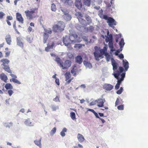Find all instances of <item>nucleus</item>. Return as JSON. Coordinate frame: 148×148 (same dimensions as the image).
Returning <instances> with one entry per match:
<instances>
[{"instance_id": "obj_1", "label": "nucleus", "mask_w": 148, "mask_h": 148, "mask_svg": "<svg viewBox=\"0 0 148 148\" xmlns=\"http://www.w3.org/2000/svg\"><path fill=\"white\" fill-rule=\"evenodd\" d=\"M65 26L64 23L62 21H60L53 26V30L55 32H60L64 29Z\"/></svg>"}, {"instance_id": "obj_2", "label": "nucleus", "mask_w": 148, "mask_h": 148, "mask_svg": "<svg viewBox=\"0 0 148 148\" xmlns=\"http://www.w3.org/2000/svg\"><path fill=\"white\" fill-rule=\"evenodd\" d=\"M75 40H72L69 36H65V37H63V42L65 46H68L70 44L73 42H75Z\"/></svg>"}, {"instance_id": "obj_3", "label": "nucleus", "mask_w": 148, "mask_h": 148, "mask_svg": "<svg viewBox=\"0 0 148 148\" xmlns=\"http://www.w3.org/2000/svg\"><path fill=\"white\" fill-rule=\"evenodd\" d=\"M75 15L78 18V21L80 23L83 25H86L87 23L86 21L82 18L83 17V15L81 12H77L75 14Z\"/></svg>"}, {"instance_id": "obj_4", "label": "nucleus", "mask_w": 148, "mask_h": 148, "mask_svg": "<svg viewBox=\"0 0 148 148\" xmlns=\"http://www.w3.org/2000/svg\"><path fill=\"white\" fill-rule=\"evenodd\" d=\"M107 22L109 26L114 29L115 27L113 26V25H116V22L114 19L112 18H109L107 21Z\"/></svg>"}, {"instance_id": "obj_5", "label": "nucleus", "mask_w": 148, "mask_h": 148, "mask_svg": "<svg viewBox=\"0 0 148 148\" xmlns=\"http://www.w3.org/2000/svg\"><path fill=\"white\" fill-rule=\"evenodd\" d=\"M71 65V62L70 60H67L65 61L64 64L62 63L61 67L63 69H66L70 67Z\"/></svg>"}, {"instance_id": "obj_6", "label": "nucleus", "mask_w": 148, "mask_h": 148, "mask_svg": "<svg viewBox=\"0 0 148 148\" xmlns=\"http://www.w3.org/2000/svg\"><path fill=\"white\" fill-rule=\"evenodd\" d=\"M106 101L104 99H100L97 100V106L99 107H102Z\"/></svg>"}, {"instance_id": "obj_7", "label": "nucleus", "mask_w": 148, "mask_h": 148, "mask_svg": "<svg viewBox=\"0 0 148 148\" xmlns=\"http://www.w3.org/2000/svg\"><path fill=\"white\" fill-rule=\"evenodd\" d=\"M23 39L20 37H19L17 38L16 42L17 45L22 48H23Z\"/></svg>"}, {"instance_id": "obj_8", "label": "nucleus", "mask_w": 148, "mask_h": 148, "mask_svg": "<svg viewBox=\"0 0 148 148\" xmlns=\"http://www.w3.org/2000/svg\"><path fill=\"white\" fill-rule=\"evenodd\" d=\"M24 123L27 126L32 127L34 125V123L32 122L29 118L25 119Z\"/></svg>"}, {"instance_id": "obj_9", "label": "nucleus", "mask_w": 148, "mask_h": 148, "mask_svg": "<svg viewBox=\"0 0 148 148\" xmlns=\"http://www.w3.org/2000/svg\"><path fill=\"white\" fill-rule=\"evenodd\" d=\"M112 65L113 66V69L114 71H115L117 69V64L114 59L112 58L111 59Z\"/></svg>"}, {"instance_id": "obj_10", "label": "nucleus", "mask_w": 148, "mask_h": 148, "mask_svg": "<svg viewBox=\"0 0 148 148\" xmlns=\"http://www.w3.org/2000/svg\"><path fill=\"white\" fill-rule=\"evenodd\" d=\"M104 88L107 91H110L113 88V86L110 84H106L103 86Z\"/></svg>"}, {"instance_id": "obj_11", "label": "nucleus", "mask_w": 148, "mask_h": 148, "mask_svg": "<svg viewBox=\"0 0 148 148\" xmlns=\"http://www.w3.org/2000/svg\"><path fill=\"white\" fill-rule=\"evenodd\" d=\"M5 39L8 45H11L12 42V39L11 36L10 35L8 34L6 35L5 36Z\"/></svg>"}, {"instance_id": "obj_12", "label": "nucleus", "mask_w": 148, "mask_h": 148, "mask_svg": "<svg viewBox=\"0 0 148 148\" xmlns=\"http://www.w3.org/2000/svg\"><path fill=\"white\" fill-rule=\"evenodd\" d=\"M16 16L17 20L22 24H23V19L21 15L19 13H17L16 14Z\"/></svg>"}, {"instance_id": "obj_13", "label": "nucleus", "mask_w": 148, "mask_h": 148, "mask_svg": "<svg viewBox=\"0 0 148 148\" xmlns=\"http://www.w3.org/2000/svg\"><path fill=\"white\" fill-rule=\"evenodd\" d=\"M123 67L125 68V71H126L127 70L129 67V63L126 60H123Z\"/></svg>"}, {"instance_id": "obj_14", "label": "nucleus", "mask_w": 148, "mask_h": 148, "mask_svg": "<svg viewBox=\"0 0 148 148\" xmlns=\"http://www.w3.org/2000/svg\"><path fill=\"white\" fill-rule=\"evenodd\" d=\"M54 60L56 62L58 65L61 67V66H62L63 63L61 59L58 56H56V58Z\"/></svg>"}, {"instance_id": "obj_15", "label": "nucleus", "mask_w": 148, "mask_h": 148, "mask_svg": "<svg viewBox=\"0 0 148 148\" xmlns=\"http://www.w3.org/2000/svg\"><path fill=\"white\" fill-rule=\"evenodd\" d=\"M108 46L111 52H113L116 51L115 49L114 48L113 41L109 42L108 43Z\"/></svg>"}, {"instance_id": "obj_16", "label": "nucleus", "mask_w": 148, "mask_h": 148, "mask_svg": "<svg viewBox=\"0 0 148 148\" xmlns=\"http://www.w3.org/2000/svg\"><path fill=\"white\" fill-rule=\"evenodd\" d=\"M75 5L76 7L79 9H80L82 7V4L80 1H76L75 3Z\"/></svg>"}, {"instance_id": "obj_17", "label": "nucleus", "mask_w": 148, "mask_h": 148, "mask_svg": "<svg viewBox=\"0 0 148 148\" xmlns=\"http://www.w3.org/2000/svg\"><path fill=\"white\" fill-rule=\"evenodd\" d=\"M83 63L84 65L86 68L90 69L92 67V66L91 63L89 62L84 60L83 62Z\"/></svg>"}, {"instance_id": "obj_18", "label": "nucleus", "mask_w": 148, "mask_h": 148, "mask_svg": "<svg viewBox=\"0 0 148 148\" xmlns=\"http://www.w3.org/2000/svg\"><path fill=\"white\" fill-rule=\"evenodd\" d=\"M0 78L5 82H7L6 81L8 79V77L4 73H2L0 74Z\"/></svg>"}, {"instance_id": "obj_19", "label": "nucleus", "mask_w": 148, "mask_h": 148, "mask_svg": "<svg viewBox=\"0 0 148 148\" xmlns=\"http://www.w3.org/2000/svg\"><path fill=\"white\" fill-rule=\"evenodd\" d=\"M77 138L78 141L80 143L83 142L84 140V136L80 134H77Z\"/></svg>"}, {"instance_id": "obj_20", "label": "nucleus", "mask_w": 148, "mask_h": 148, "mask_svg": "<svg viewBox=\"0 0 148 148\" xmlns=\"http://www.w3.org/2000/svg\"><path fill=\"white\" fill-rule=\"evenodd\" d=\"M103 55H104L100 53H99L96 56H95V58L96 60L99 61L100 60V58L101 59L103 58Z\"/></svg>"}, {"instance_id": "obj_21", "label": "nucleus", "mask_w": 148, "mask_h": 148, "mask_svg": "<svg viewBox=\"0 0 148 148\" xmlns=\"http://www.w3.org/2000/svg\"><path fill=\"white\" fill-rule=\"evenodd\" d=\"M54 45V43L53 42H52L51 45H49V44H47V46L45 48V51L47 52L49 51L50 49H52Z\"/></svg>"}, {"instance_id": "obj_22", "label": "nucleus", "mask_w": 148, "mask_h": 148, "mask_svg": "<svg viewBox=\"0 0 148 148\" xmlns=\"http://www.w3.org/2000/svg\"><path fill=\"white\" fill-rule=\"evenodd\" d=\"M2 66L3 68L5 71L8 72V73H12V71L10 69V67L8 65H6Z\"/></svg>"}, {"instance_id": "obj_23", "label": "nucleus", "mask_w": 148, "mask_h": 148, "mask_svg": "<svg viewBox=\"0 0 148 148\" xmlns=\"http://www.w3.org/2000/svg\"><path fill=\"white\" fill-rule=\"evenodd\" d=\"M66 5H72L73 4V2L71 0H61Z\"/></svg>"}, {"instance_id": "obj_24", "label": "nucleus", "mask_w": 148, "mask_h": 148, "mask_svg": "<svg viewBox=\"0 0 148 148\" xmlns=\"http://www.w3.org/2000/svg\"><path fill=\"white\" fill-rule=\"evenodd\" d=\"M62 17L66 21H70L71 18V16L69 13L65 15H63Z\"/></svg>"}, {"instance_id": "obj_25", "label": "nucleus", "mask_w": 148, "mask_h": 148, "mask_svg": "<svg viewBox=\"0 0 148 148\" xmlns=\"http://www.w3.org/2000/svg\"><path fill=\"white\" fill-rule=\"evenodd\" d=\"M49 37V35L46 33H44L43 34V42L44 44L46 42Z\"/></svg>"}, {"instance_id": "obj_26", "label": "nucleus", "mask_w": 148, "mask_h": 148, "mask_svg": "<svg viewBox=\"0 0 148 148\" xmlns=\"http://www.w3.org/2000/svg\"><path fill=\"white\" fill-rule=\"evenodd\" d=\"M75 60L79 64H81L82 62V58L80 56H78L76 57Z\"/></svg>"}, {"instance_id": "obj_27", "label": "nucleus", "mask_w": 148, "mask_h": 148, "mask_svg": "<svg viewBox=\"0 0 148 148\" xmlns=\"http://www.w3.org/2000/svg\"><path fill=\"white\" fill-rule=\"evenodd\" d=\"M67 129L65 127L63 128L62 131L60 133V134L61 136L63 137L65 136V133L67 132Z\"/></svg>"}, {"instance_id": "obj_28", "label": "nucleus", "mask_w": 148, "mask_h": 148, "mask_svg": "<svg viewBox=\"0 0 148 148\" xmlns=\"http://www.w3.org/2000/svg\"><path fill=\"white\" fill-rule=\"evenodd\" d=\"M1 62H2L3 64L1 66L6 65L5 64H8L10 62V61L7 59H3L1 60Z\"/></svg>"}, {"instance_id": "obj_29", "label": "nucleus", "mask_w": 148, "mask_h": 148, "mask_svg": "<svg viewBox=\"0 0 148 148\" xmlns=\"http://www.w3.org/2000/svg\"><path fill=\"white\" fill-rule=\"evenodd\" d=\"M41 139L40 138L39 140H36L34 141V143L38 146H39L40 148H41Z\"/></svg>"}, {"instance_id": "obj_30", "label": "nucleus", "mask_w": 148, "mask_h": 148, "mask_svg": "<svg viewBox=\"0 0 148 148\" xmlns=\"http://www.w3.org/2000/svg\"><path fill=\"white\" fill-rule=\"evenodd\" d=\"M121 73L119 71L117 70L116 71V73L114 72L113 73L112 75L115 78H118Z\"/></svg>"}, {"instance_id": "obj_31", "label": "nucleus", "mask_w": 148, "mask_h": 148, "mask_svg": "<svg viewBox=\"0 0 148 148\" xmlns=\"http://www.w3.org/2000/svg\"><path fill=\"white\" fill-rule=\"evenodd\" d=\"M85 17L87 21V23H87H87L88 24H89L92 22V20L91 17L88 15H85Z\"/></svg>"}, {"instance_id": "obj_32", "label": "nucleus", "mask_w": 148, "mask_h": 148, "mask_svg": "<svg viewBox=\"0 0 148 148\" xmlns=\"http://www.w3.org/2000/svg\"><path fill=\"white\" fill-rule=\"evenodd\" d=\"M5 88L7 90L12 89L13 88V87L12 84L10 83H7L5 86Z\"/></svg>"}, {"instance_id": "obj_33", "label": "nucleus", "mask_w": 148, "mask_h": 148, "mask_svg": "<svg viewBox=\"0 0 148 148\" xmlns=\"http://www.w3.org/2000/svg\"><path fill=\"white\" fill-rule=\"evenodd\" d=\"M95 52L93 53L94 56L99 53V48L97 46H95L94 47Z\"/></svg>"}, {"instance_id": "obj_34", "label": "nucleus", "mask_w": 148, "mask_h": 148, "mask_svg": "<svg viewBox=\"0 0 148 148\" xmlns=\"http://www.w3.org/2000/svg\"><path fill=\"white\" fill-rule=\"evenodd\" d=\"M91 0H84V5L88 6H90V5Z\"/></svg>"}, {"instance_id": "obj_35", "label": "nucleus", "mask_w": 148, "mask_h": 148, "mask_svg": "<svg viewBox=\"0 0 148 148\" xmlns=\"http://www.w3.org/2000/svg\"><path fill=\"white\" fill-rule=\"evenodd\" d=\"M125 43L124 42V40L123 38H122L121 41L119 42V45L120 47L123 48Z\"/></svg>"}, {"instance_id": "obj_36", "label": "nucleus", "mask_w": 148, "mask_h": 148, "mask_svg": "<svg viewBox=\"0 0 148 148\" xmlns=\"http://www.w3.org/2000/svg\"><path fill=\"white\" fill-rule=\"evenodd\" d=\"M69 36L72 40H73V38H76L77 37V35L75 34H70Z\"/></svg>"}, {"instance_id": "obj_37", "label": "nucleus", "mask_w": 148, "mask_h": 148, "mask_svg": "<svg viewBox=\"0 0 148 148\" xmlns=\"http://www.w3.org/2000/svg\"><path fill=\"white\" fill-rule=\"evenodd\" d=\"M66 78V81H67L71 77L70 73L69 72H66L65 75Z\"/></svg>"}, {"instance_id": "obj_38", "label": "nucleus", "mask_w": 148, "mask_h": 148, "mask_svg": "<svg viewBox=\"0 0 148 148\" xmlns=\"http://www.w3.org/2000/svg\"><path fill=\"white\" fill-rule=\"evenodd\" d=\"M62 12L64 14L63 15H65L69 13V12L66 9L62 8H61Z\"/></svg>"}, {"instance_id": "obj_39", "label": "nucleus", "mask_w": 148, "mask_h": 148, "mask_svg": "<svg viewBox=\"0 0 148 148\" xmlns=\"http://www.w3.org/2000/svg\"><path fill=\"white\" fill-rule=\"evenodd\" d=\"M13 123L12 122L9 123H5L4 124V125L7 128H10V127L12 126Z\"/></svg>"}, {"instance_id": "obj_40", "label": "nucleus", "mask_w": 148, "mask_h": 148, "mask_svg": "<svg viewBox=\"0 0 148 148\" xmlns=\"http://www.w3.org/2000/svg\"><path fill=\"white\" fill-rule=\"evenodd\" d=\"M51 108L53 111H55L57 109H58L59 107L58 106H56L54 105H51Z\"/></svg>"}, {"instance_id": "obj_41", "label": "nucleus", "mask_w": 148, "mask_h": 148, "mask_svg": "<svg viewBox=\"0 0 148 148\" xmlns=\"http://www.w3.org/2000/svg\"><path fill=\"white\" fill-rule=\"evenodd\" d=\"M29 10H27L25 11V13L26 14V16L27 17H28L30 19L32 18V14L29 12Z\"/></svg>"}, {"instance_id": "obj_42", "label": "nucleus", "mask_w": 148, "mask_h": 148, "mask_svg": "<svg viewBox=\"0 0 148 148\" xmlns=\"http://www.w3.org/2000/svg\"><path fill=\"white\" fill-rule=\"evenodd\" d=\"M26 40L29 43H31L32 42L33 38L32 37L27 36L26 37Z\"/></svg>"}, {"instance_id": "obj_43", "label": "nucleus", "mask_w": 148, "mask_h": 148, "mask_svg": "<svg viewBox=\"0 0 148 148\" xmlns=\"http://www.w3.org/2000/svg\"><path fill=\"white\" fill-rule=\"evenodd\" d=\"M70 116L71 118L74 120L75 119V112H71L70 113Z\"/></svg>"}, {"instance_id": "obj_44", "label": "nucleus", "mask_w": 148, "mask_h": 148, "mask_svg": "<svg viewBox=\"0 0 148 148\" xmlns=\"http://www.w3.org/2000/svg\"><path fill=\"white\" fill-rule=\"evenodd\" d=\"M51 10L53 11H55L56 10V5L54 3H52L51 4Z\"/></svg>"}, {"instance_id": "obj_45", "label": "nucleus", "mask_w": 148, "mask_h": 148, "mask_svg": "<svg viewBox=\"0 0 148 148\" xmlns=\"http://www.w3.org/2000/svg\"><path fill=\"white\" fill-rule=\"evenodd\" d=\"M105 56L106 57V61L107 62H109L110 61V55L108 53H106V54L105 55Z\"/></svg>"}, {"instance_id": "obj_46", "label": "nucleus", "mask_w": 148, "mask_h": 148, "mask_svg": "<svg viewBox=\"0 0 148 148\" xmlns=\"http://www.w3.org/2000/svg\"><path fill=\"white\" fill-rule=\"evenodd\" d=\"M56 128L55 127H54L51 131L50 134L51 135H53L56 132Z\"/></svg>"}, {"instance_id": "obj_47", "label": "nucleus", "mask_w": 148, "mask_h": 148, "mask_svg": "<svg viewBox=\"0 0 148 148\" xmlns=\"http://www.w3.org/2000/svg\"><path fill=\"white\" fill-rule=\"evenodd\" d=\"M123 87H121L120 88V89L119 90H118L116 91V93L117 94L120 95L122 92L123 91Z\"/></svg>"}, {"instance_id": "obj_48", "label": "nucleus", "mask_w": 148, "mask_h": 148, "mask_svg": "<svg viewBox=\"0 0 148 148\" xmlns=\"http://www.w3.org/2000/svg\"><path fill=\"white\" fill-rule=\"evenodd\" d=\"M99 13L98 14L99 16H100L101 18H102L103 17V16L104 15L103 14V11L102 9L100 10L99 11Z\"/></svg>"}, {"instance_id": "obj_49", "label": "nucleus", "mask_w": 148, "mask_h": 148, "mask_svg": "<svg viewBox=\"0 0 148 148\" xmlns=\"http://www.w3.org/2000/svg\"><path fill=\"white\" fill-rule=\"evenodd\" d=\"M117 80V83H119L120 84H121V82L122 81H123L124 80V79L123 78H119V77H118V78H116Z\"/></svg>"}, {"instance_id": "obj_50", "label": "nucleus", "mask_w": 148, "mask_h": 148, "mask_svg": "<svg viewBox=\"0 0 148 148\" xmlns=\"http://www.w3.org/2000/svg\"><path fill=\"white\" fill-rule=\"evenodd\" d=\"M71 74H73V75L74 76H76L77 75V73L75 72V71H74V68H73L71 71Z\"/></svg>"}, {"instance_id": "obj_51", "label": "nucleus", "mask_w": 148, "mask_h": 148, "mask_svg": "<svg viewBox=\"0 0 148 148\" xmlns=\"http://www.w3.org/2000/svg\"><path fill=\"white\" fill-rule=\"evenodd\" d=\"M12 80H13V82L14 83H16V84H21V83L19 81H18V79H16L14 78V79H13Z\"/></svg>"}, {"instance_id": "obj_52", "label": "nucleus", "mask_w": 148, "mask_h": 148, "mask_svg": "<svg viewBox=\"0 0 148 148\" xmlns=\"http://www.w3.org/2000/svg\"><path fill=\"white\" fill-rule=\"evenodd\" d=\"M99 52H100V53L103 54L104 56L105 55L106 53H108L107 52H106L105 51H104V50L102 49H100L99 50Z\"/></svg>"}, {"instance_id": "obj_53", "label": "nucleus", "mask_w": 148, "mask_h": 148, "mask_svg": "<svg viewBox=\"0 0 148 148\" xmlns=\"http://www.w3.org/2000/svg\"><path fill=\"white\" fill-rule=\"evenodd\" d=\"M117 109L119 110H123L124 109V106L123 105H121L117 107Z\"/></svg>"}, {"instance_id": "obj_54", "label": "nucleus", "mask_w": 148, "mask_h": 148, "mask_svg": "<svg viewBox=\"0 0 148 148\" xmlns=\"http://www.w3.org/2000/svg\"><path fill=\"white\" fill-rule=\"evenodd\" d=\"M53 100L56 102H60L59 97L58 96H57L55 98H54Z\"/></svg>"}, {"instance_id": "obj_55", "label": "nucleus", "mask_w": 148, "mask_h": 148, "mask_svg": "<svg viewBox=\"0 0 148 148\" xmlns=\"http://www.w3.org/2000/svg\"><path fill=\"white\" fill-rule=\"evenodd\" d=\"M45 31L46 33H47L49 34H51L52 33L51 29L50 28H48L45 30Z\"/></svg>"}, {"instance_id": "obj_56", "label": "nucleus", "mask_w": 148, "mask_h": 148, "mask_svg": "<svg viewBox=\"0 0 148 148\" xmlns=\"http://www.w3.org/2000/svg\"><path fill=\"white\" fill-rule=\"evenodd\" d=\"M75 27L77 30L80 31L81 30V29L82 27V26H80L78 24H76L75 25Z\"/></svg>"}, {"instance_id": "obj_57", "label": "nucleus", "mask_w": 148, "mask_h": 148, "mask_svg": "<svg viewBox=\"0 0 148 148\" xmlns=\"http://www.w3.org/2000/svg\"><path fill=\"white\" fill-rule=\"evenodd\" d=\"M11 90V89H10V90H8V93L10 96H11L13 93V91Z\"/></svg>"}, {"instance_id": "obj_58", "label": "nucleus", "mask_w": 148, "mask_h": 148, "mask_svg": "<svg viewBox=\"0 0 148 148\" xmlns=\"http://www.w3.org/2000/svg\"><path fill=\"white\" fill-rule=\"evenodd\" d=\"M97 103V100L95 101H93L91 102L90 103V106H92L96 104Z\"/></svg>"}, {"instance_id": "obj_59", "label": "nucleus", "mask_w": 148, "mask_h": 148, "mask_svg": "<svg viewBox=\"0 0 148 148\" xmlns=\"http://www.w3.org/2000/svg\"><path fill=\"white\" fill-rule=\"evenodd\" d=\"M83 40L87 42H90V41H88V39L87 37L84 36L83 37Z\"/></svg>"}, {"instance_id": "obj_60", "label": "nucleus", "mask_w": 148, "mask_h": 148, "mask_svg": "<svg viewBox=\"0 0 148 148\" xmlns=\"http://www.w3.org/2000/svg\"><path fill=\"white\" fill-rule=\"evenodd\" d=\"M5 14L2 12H0V19H2L3 18Z\"/></svg>"}, {"instance_id": "obj_61", "label": "nucleus", "mask_w": 148, "mask_h": 148, "mask_svg": "<svg viewBox=\"0 0 148 148\" xmlns=\"http://www.w3.org/2000/svg\"><path fill=\"white\" fill-rule=\"evenodd\" d=\"M120 85V84L117 83L115 86V89L116 90L118 89L119 88Z\"/></svg>"}, {"instance_id": "obj_62", "label": "nucleus", "mask_w": 148, "mask_h": 148, "mask_svg": "<svg viewBox=\"0 0 148 148\" xmlns=\"http://www.w3.org/2000/svg\"><path fill=\"white\" fill-rule=\"evenodd\" d=\"M119 71L121 73L123 72L124 71V69L122 67L120 66L119 68Z\"/></svg>"}, {"instance_id": "obj_63", "label": "nucleus", "mask_w": 148, "mask_h": 148, "mask_svg": "<svg viewBox=\"0 0 148 148\" xmlns=\"http://www.w3.org/2000/svg\"><path fill=\"white\" fill-rule=\"evenodd\" d=\"M110 18V17H108L107 16V15H104L103 16V18L107 20V21L108 20V19H109V18Z\"/></svg>"}, {"instance_id": "obj_64", "label": "nucleus", "mask_w": 148, "mask_h": 148, "mask_svg": "<svg viewBox=\"0 0 148 148\" xmlns=\"http://www.w3.org/2000/svg\"><path fill=\"white\" fill-rule=\"evenodd\" d=\"M108 38H109L111 41H113V37L111 34H110L108 36Z\"/></svg>"}]
</instances>
